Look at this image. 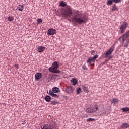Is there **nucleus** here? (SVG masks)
Wrapping results in <instances>:
<instances>
[{
    "label": "nucleus",
    "instance_id": "16",
    "mask_svg": "<svg viewBox=\"0 0 129 129\" xmlns=\"http://www.w3.org/2000/svg\"><path fill=\"white\" fill-rule=\"evenodd\" d=\"M71 82L73 85L75 86L77 84V80L76 79H73Z\"/></svg>",
    "mask_w": 129,
    "mask_h": 129
},
{
    "label": "nucleus",
    "instance_id": "35",
    "mask_svg": "<svg viewBox=\"0 0 129 129\" xmlns=\"http://www.w3.org/2000/svg\"><path fill=\"white\" fill-rule=\"evenodd\" d=\"M15 67L17 68V69H19V64H15Z\"/></svg>",
    "mask_w": 129,
    "mask_h": 129
},
{
    "label": "nucleus",
    "instance_id": "23",
    "mask_svg": "<svg viewBox=\"0 0 129 129\" xmlns=\"http://www.w3.org/2000/svg\"><path fill=\"white\" fill-rule=\"evenodd\" d=\"M60 7H66L67 6V4H66V2L64 1H61L60 3Z\"/></svg>",
    "mask_w": 129,
    "mask_h": 129
},
{
    "label": "nucleus",
    "instance_id": "32",
    "mask_svg": "<svg viewBox=\"0 0 129 129\" xmlns=\"http://www.w3.org/2000/svg\"><path fill=\"white\" fill-rule=\"evenodd\" d=\"M81 91V88H78L77 90V94H79Z\"/></svg>",
    "mask_w": 129,
    "mask_h": 129
},
{
    "label": "nucleus",
    "instance_id": "30",
    "mask_svg": "<svg viewBox=\"0 0 129 129\" xmlns=\"http://www.w3.org/2000/svg\"><path fill=\"white\" fill-rule=\"evenodd\" d=\"M8 20L9 21V22H12L14 20V17L12 16H9L8 17Z\"/></svg>",
    "mask_w": 129,
    "mask_h": 129
},
{
    "label": "nucleus",
    "instance_id": "18",
    "mask_svg": "<svg viewBox=\"0 0 129 129\" xmlns=\"http://www.w3.org/2000/svg\"><path fill=\"white\" fill-rule=\"evenodd\" d=\"M17 9H18V11H23V10L25 9V7H24V5H19V6L17 7Z\"/></svg>",
    "mask_w": 129,
    "mask_h": 129
},
{
    "label": "nucleus",
    "instance_id": "13",
    "mask_svg": "<svg viewBox=\"0 0 129 129\" xmlns=\"http://www.w3.org/2000/svg\"><path fill=\"white\" fill-rule=\"evenodd\" d=\"M45 49H46V47L43 46H39L37 48V52H38V53H42V52H43L44 51H45Z\"/></svg>",
    "mask_w": 129,
    "mask_h": 129
},
{
    "label": "nucleus",
    "instance_id": "3",
    "mask_svg": "<svg viewBox=\"0 0 129 129\" xmlns=\"http://www.w3.org/2000/svg\"><path fill=\"white\" fill-rule=\"evenodd\" d=\"M72 14H73L72 9H71V7L69 6H67L66 8L61 11L62 16L65 18L71 16Z\"/></svg>",
    "mask_w": 129,
    "mask_h": 129
},
{
    "label": "nucleus",
    "instance_id": "27",
    "mask_svg": "<svg viewBox=\"0 0 129 129\" xmlns=\"http://www.w3.org/2000/svg\"><path fill=\"white\" fill-rule=\"evenodd\" d=\"M122 110H123L124 112H125L126 111H129V107L122 108Z\"/></svg>",
    "mask_w": 129,
    "mask_h": 129
},
{
    "label": "nucleus",
    "instance_id": "19",
    "mask_svg": "<svg viewBox=\"0 0 129 129\" xmlns=\"http://www.w3.org/2000/svg\"><path fill=\"white\" fill-rule=\"evenodd\" d=\"M82 89L84 90V91H85V92H88V88H87V87H86L85 85H82Z\"/></svg>",
    "mask_w": 129,
    "mask_h": 129
},
{
    "label": "nucleus",
    "instance_id": "20",
    "mask_svg": "<svg viewBox=\"0 0 129 129\" xmlns=\"http://www.w3.org/2000/svg\"><path fill=\"white\" fill-rule=\"evenodd\" d=\"M113 4V0H107V6H111Z\"/></svg>",
    "mask_w": 129,
    "mask_h": 129
},
{
    "label": "nucleus",
    "instance_id": "7",
    "mask_svg": "<svg viewBox=\"0 0 129 129\" xmlns=\"http://www.w3.org/2000/svg\"><path fill=\"white\" fill-rule=\"evenodd\" d=\"M127 37H129V31H127V32H126L122 36H121L119 38V41L120 42H122V43H123L124 42V41H125V40H126V38H127Z\"/></svg>",
    "mask_w": 129,
    "mask_h": 129
},
{
    "label": "nucleus",
    "instance_id": "34",
    "mask_svg": "<svg viewBox=\"0 0 129 129\" xmlns=\"http://www.w3.org/2000/svg\"><path fill=\"white\" fill-rule=\"evenodd\" d=\"M82 69L83 70H87V67H86V66H83Z\"/></svg>",
    "mask_w": 129,
    "mask_h": 129
},
{
    "label": "nucleus",
    "instance_id": "28",
    "mask_svg": "<svg viewBox=\"0 0 129 129\" xmlns=\"http://www.w3.org/2000/svg\"><path fill=\"white\" fill-rule=\"evenodd\" d=\"M37 22H38L37 25H39V24H41V23H43L42 19H41L40 18L37 19Z\"/></svg>",
    "mask_w": 129,
    "mask_h": 129
},
{
    "label": "nucleus",
    "instance_id": "15",
    "mask_svg": "<svg viewBox=\"0 0 129 129\" xmlns=\"http://www.w3.org/2000/svg\"><path fill=\"white\" fill-rule=\"evenodd\" d=\"M129 124L127 123H123L121 125V128L125 129L128 128Z\"/></svg>",
    "mask_w": 129,
    "mask_h": 129
},
{
    "label": "nucleus",
    "instance_id": "25",
    "mask_svg": "<svg viewBox=\"0 0 129 129\" xmlns=\"http://www.w3.org/2000/svg\"><path fill=\"white\" fill-rule=\"evenodd\" d=\"M95 120H96L95 119L92 118H89L87 119V121L88 122H89L90 121H95Z\"/></svg>",
    "mask_w": 129,
    "mask_h": 129
},
{
    "label": "nucleus",
    "instance_id": "31",
    "mask_svg": "<svg viewBox=\"0 0 129 129\" xmlns=\"http://www.w3.org/2000/svg\"><path fill=\"white\" fill-rule=\"evenodd\" d=\"M117 102H118V99H113V101H112L113 103H114V104H116V103H117Z\"/></svg>",
    "mask_w": 129,
    "mask_h": 129
},
{
    "label": "nucleus",
    "instance_id": "21",
    "mask_svg": "<svg viewBox=\"0 0 129 129\" xmlns=\"http://www.w3.org/2000/svg\"><path fill=\"white\" fill-rule=\"evenodd\" d=\"M45 100L47 102H50L51 101V97L50 96H46L45 98Z\"/></svg>",
    "mask_w": 129,
    "mask_h": 129
},
{
    "label": "nucleus",
    "instance_id": "17",
    "mask_svg": "<svg viewBox=\"0 0 129 129\" xmlns=\"http://www.w3.org/2000/svg\"><path fill=\"white\" fill-rule=\"evenodd\" d=\"M52 90L53 93H57L59 92V88H57V87L53 88H52Z\"/></svg>",
    "mask_w": 129,
    "mask_h": 129
},
{
    "label": "nucleus",
    "instance_id": "14",
    "mask_svg": "<svg viewBox=\"0 0 129 129\" xmlns=\"http://www.w3.org/2000/svg\"><path fill=\"white\" fill-rule=\"evenodd\" d=\"M92 110H93V112H96L97 110H98L99 106L97 104H96L92 107Z\"/></svg>",
    "mask_w": 129,
    "mask_h": 129
},
{
    "label": "nucleus",
    "instance_id": "2",
    "mask_svg": "<svg viewBox=\"0 0 129 129\" xmlns=\"http://www.w3.org/2000/svg\"><path fill=\"white\" fill-rule=\"evenodd\" d=\"M58 68H59V64L58 63V61H54L52 63V67L49 68L48 70L52 73H60L61 72L60 70H57Z\"/></svg>",
    "mask_w": 129,
    "mask_h": 129
},
{
    "label": "nucleus",
    "instance_id": "5",
    "mask_svg": "<svg viewBox=\"0 0 129 129\" xmlns=\"http://www.w3.org/2000/svg\"><path fill=\"white\" fill-rule=\"evenodd\" d=\"M97 58H98V55H95L93 57H89L87 60V63H89L91 66H93L94 63H95V59H97Z\"/></svg>",
    "mask_w": 129,
    "mask_h": 129
},
{
    "label": "nucleus",
    "instance_id": "9",
    "mask_svg": "<svg viewBox=\"0 0 129 129\" xmlns=\"http://www.w3.org/2000/svg\"><path fill=\"white\" fill-rule=\"evenodd\" d=\"M41 129H54V125L53 124H45L41 127Z\"/></svg>",
    "mask_w": 129,
    "mask_h": 129
},
{
    "label": "nucleus",
    "instance_id": "26",
    "mask_svg": "<svg viewBox=\"0 0 129 129\" xmlns=\"http://www.w3.org/2000/svg\"><path fill=\"white\" fill-rule=\"evenodd\" d=\"M58 104V102L56 100L52 101H51V104H52V105H56V104Z\"/></svg>",
    "mask_w": 129,
    "mask_h": 129
},
{
    "label": "nucleus",
    "instance_id": "24",
    "mask_svg": "<svg viewBox=\"0 0 129 129\" xmlns=\"http://www.w3.org/2000/svg\"><path fill=\"white\" fill-rule=\"evenodd\" d=\"M128 44H129V38L127 39L126 40V43H125L123 46L124 47H128Z\"/></svg>",
    "mask_w": 129,
    "mask_h": 129
},
{
    "label": "nucleus",
    "instance_id": "29",
    "mask_svg": "<svg viewBox=\"0 0 129 129\" xmlns=\"http://www.w3.org/2000/svg\"><path fill=\"white\" fill-rule=\"evenodd\" d=\"M116 10H117V7H116V5H114L112 8V11H116Z\"/></svg>",
    "mask_w": 129,
    "mask_h": 129
},
{
    "label": "nucleus",
    "instance_id": "6",
    "mask_svg": "<svg viewBox=\"0 0 129 129\" xmlns=\"http://www.w3.org/2000/svg\"><path fill=\"white\" fill-rule=\"evenodd\" d=\"M127 26H128V23L126 22H124L121 25L120 27V30H121V33H124V31L127 28Z\"/></svg>",
    "mask_w": 129,
    "mask_h": 129
},
{
    "label": "nucleus",
    "instance_id": "11",
    "mask_svg": "<svg viewBox=\"0 0 129 129\" xmlns=\"http://www.w3.org/2000/svg\"><path fill=\"white\" fill-rule=\"evenodd\" d=\"M41 78H42V74L41 73H37L35 74V80L36 81H38Z\"/></svg>",
    "mask_w": 129,
    "mask_h": 129
},
{
    "label": "nucleus",
    "instance_id": "4",
    "mask_svg": "<svg viewBox=\"0 0 129 129\" xmlns=\"http://www.w3.org/2000/svg\"><path fill=\"white\" fill-rule=\"evenodd\" d=\"M114 50V46H112L109 50H108L105 54V58H109V60H110V59H111L112 57L111 56H109L111 55V54H112V52H113V51Z\"/></svg>",
    "mask_w": 129,
    "mask_h": 129
},
{
    "label": "nucleus",
    "instance_id": "33",
    "mask_svg": "<svg viewBox=\"0 0 129 129\" xmlns=\"http://www.w3.org/2000/svg\"><path fill=\"white\" fill-rule=\"evenodd\" d=\"M120 2H121V0H113V2L115 3V4H118Z\"/></svg>",
    "mask_w": 129,
    "mask_h": 129
},
{
    "label": "nucleus",
    "instance_id": "36",
    "mask_svg": "<svg viewBox=\"0 0 129 129\" xmlns=\"http://www.w3.org/2000/svg\"><path fill=\"white\" fill-rule=\"evenodd\" d=\"M94 51L93 50V51H92V52H91V54H93V53H94Z\"/></svg>",
    "mask_w": 129,
    "mask_h": 129
},
{
    "label": "nucleus",
    "instance_id": "1",
    "mask_svg": "<svg viewBox=\"0 0 129 129\" xmlns=\"http://www.w3.org/2000/svg\"><path fill=\"white\" fill-rule=\"evenodd\" d=\"M87 20L85 15H83L80 11H78V10L74 11V16L72 18V21L74 23L81 25V24H85L87 22Z\"/></svg>",
    "mask_w": 129,
    "mask_h": 129
},
{
    "label": "nucleus",
    "instance_id": "10",
    "mask_svg": "<svg viewBox=\"0 0 129 129\" xmlns=\"http://www.w3.org/2000/svg\"><path fill=\"white\" fill-rule=\"evenodd\" d=\"M56 34V30L54 29H50L47 31V35L51 36L52 35H55Z\"/></svg>",
    "mask_w": 129,
    "mask_h": 129
},
{
    "label": "nucleus",
    "instance_id": "22",
    "mask_svg": "<svg viewBox=\"0 0 129 129\" xmlns=\"http://www.w3.org/2000/svg\"><path fill=\"white\" fill-rule=\"evenodd\" d=\"M86 112H88V113H93V111L92 110V108H89L86 110Z\"/></svg>",
    "mask_w": 129,
    "mask_h": 129
},
{
    "label": "nucleus",
    "instance_id": "37",
    "mask_svg": "<svg viewBox=\"0 0 129 129\" xmlns=\"http://www.w3.org/2000/svg\"><path fill=\"white\" fill-rule=\"evenodd\" d=\"M69 21H70V22H71V20L70 19H69Z\"/></svg>",
    "mask_w": 129,
    "mask_h": 129
},
{
    "label": "nucleus",
    "instance_id": "12",
    "mask_svg": "<svg viewBox=\"0 0 129 129\" xmlns=\"http://www.w3.org/2000/svg\"><path fill=\"white\" fill-rule=\"evenodd\" d=\"M47 93L49 94V95H50V96H52V97H55V98H58V97H59L58 95L54 94V92L51 90L47 91Z\"/></svg>",
    "mask_w": 129,
    "mask_h": 129
},
{
    "label": "nucleus",
    "instance_id": "8",
    "mask_svg": "<svg viewBox=\"0 0 129 129\" xmlns=\"http://www.w3.org/2000/svg\"><path fill=\"white\" fill-rule=\"evenodd\" d=\"M75 89L73 88V87L70 86L66 87V91L67 93H69V94H71V93H73Z\"/></svg>",
    "mask_w": 129,
    "mask_h": 129
}]
</instances>
